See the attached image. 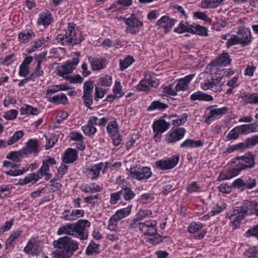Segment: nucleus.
I'll return each mask as SVG.
<instances>
[{
  "label": "nucleus",
  "mask_w": 258,
  "mask_h": 258,
  "mask_svg": "<svg viewBox=\"0 0 258 258\" xmlns=\"http://www.w3.org/2000/svg\"><path fill=\"white\" fill-rule=\"evenodd\" d=\"M48 101L55 104H65L68 101V98L66 94L62 93L58 94L52 97H49Z\"/></svg>",
  "instance_id": "32"
},
{
  "label": "nucleus",
  "mask_w": 258,
  "mask_h": 258,
  "mask_svg": "<svg viewBox=\"0 0 258 258\" xmlns=\"http://www.w3.org/2000/svg\"><path fill=\"white\" fill-rule=\"evenodd\" d=\"M140 221L137 217L133 219L130 224V228L134 229L139 228L142 231V226H144V223L140 222Z\"/></svg>",
  "instance_id": "59"
},
{
  "label": "nucleus",
  "mask_w": 258,
  "mask_h": 258,
  "mask_svg": "<svg viewBox=\"0 0 258 258\" xmlns=\"http://www.w3.org/2000/svg\"><path fill=\"white\" fill-rule=\"evenodd\" d=\"M74 69L73 66L71 64L70 60H69L61 67V70H58L56 74L58 76L62 77L66 79L67 75H69V74L71 73Z\"/></svg>",
  "instance_id": "24"
},
{
  "label": "nucleus",
  "mask_w": 258,
  "mask_h": 258,
  "mask_svg": "<svg viewBox=\"0 0 258 258\" xmlns=\"http://www.w3.org/2000/svg\"><path fill=\"white\" fill-rule=\"evenodd\" d=\"M78 157L76 151L71 148H69L66 151L64 155L62 158V161L64 163L69 164L75 162Z\"/></svg>",
  "instance_id": "19"
},
{
  "label": "nucleus",
  "mask_w": 258,
  "mask_h": 258,
  "mask_svg": "<svg viewBox=\"0 0 258 258\" xmlns=\"http://www.w3.org/2000/svg\"><path fill=\"white\" fill-rule=\"evenodd\" d=\"M239 41L238 40V38L237 36V35H231L230 39L228 40V41L226 42V46L228 48H229L232 45L239 44Z\"/></svg>",
  "instance_id": "60"
},
{
  "label": "nucleus",
  "mask_w": 258,
  "mask_h": 258,
  "mask_svg": "<svg viewBox=\"0 0 258 258\" xmlns=\"http://www.w3.org/2000/svg\"><path fill=\"white\" fill-rule=\"evenodd\" d=\"M244 218V215L240 213L234 215L233 211V214L229 217L230 220H231L233 229H235L238 227Z\"/></svg>",
  "instance_id": "29"
},
{
  "label": "nucleus",
  "mask_w": 258,
  "mask_h": 258,
  "mask_svg": "<svg viewBox=\"0 0 258 258\" xmlns=\"http://www.w3.org/2000/svg\"><path fill=\"white\" fill-rule=\"evenodd\" d=\"M23 136V133L22 131H19L14 133L13 136L8 141V145H11L17 142Z\"/></svg>",
  "instance_id": "51"
},
{
  "label": "nucleus",
  "mask_w": 258,
  "mask_h": 258,
  "mask_svg": "<svg viewBox=\"0 0 258 258\" xmlns=\"http://www.w3.org/2000/svg\"><path fill=\"white\" fill-rule=\"evenodd\" d=\"M231 59L227 52L222 53L213 62L215 66H227L231 63Z\"/></svg>",
  "instance_id": "23"
},
{
  "label": "nucleus",
  "mask_w": 258,
  "mask_h": 258,
  "mask_svg": "<svg viewBox=\"0 0 258 258\" xmlns=\"http://www.w3.org/2000/svg\"><path fill=\"white\" fill-rule=\"evenodd\" d=\"M228 110V108L226 107L212 109L210 112L211 114L210 116L216 117L218 115H224L227 112Z\"/></svg>",
  "instance_id": "49"
},
{
  "label": "nucleus",
  "mask_w": 258,
  "mask_h": 258,
  "mask_svg": "<svg viewBox=\"0 0 258 258\" xmlns=\"http://www.w3.org/2000/svg\"><path fill=\"white\" fill-rule=\"evenodd\" d=\"M66 80L71 83H81L83 82V79L79 75L75 76L74 77L67 75Z\"/></svg>",
  "instance_id": "61"
},
{
  "label": "nucleus",
  "mask_w": 258,
  "mask_h": 258,
  "mask_svg": "<svg viewBox=\"0 0 258 258\" xmlns=\"http://www.w3.org/2000/svg\"><path fill=\"white\" fill-rule=\"evenodd\" d=\"M20 110L21 114L27 115H37L39 112V110L37 108H34L28 105H24V106L21 108Z\"/></svg>",
  "instance_id": "38"
},
{
  "label": "nucleus",
  "mask_w": 258,
  "mask_h": 258,
  "mask_svg": "<svg viewBox=\"0 0 258 258\" xmlns=\"http://www.w3.org/2000/svg\"><path fill=\"white\" fill-rule=\"evenodd\" d=\"M256 202L249 201L245 200L244 201L243 205L241 207H237V209L234 210V215L236 214L241 213L243 215L247 214L248 213H253L255 207Z\"/></svg>",
  "instance_id": "11"
},
{
  "label": "nucleus",
  "mask_w": 258,
  "mask_h": 258,
  "mask_svg": "<svg viewBox=\"0 0 258 258\" xmlns=\"http://www.w3.org/2000/svg\"><path fill=\"white\" fill-rule=\"evenodd\" d=\"M204 225L200 222H192L188 228V231L190 233H196L202 229Z\"/></svg>",
  "instance_id": "50"
},
{
  "label": "nucleus",
  "mask_w": 258,
  "mask_h": 258,
  "mask_svg": "<svg viewBox=\"0 0 258 258\" xmlns=\"http://www.w3.org/2000/svg\"><path fill=\"white\" fill-rule=\"evenodd\" d=\"M152 82V81L150 80H143L138 85V89L141 91L146 90L150 86Z\"/></svg>",
  "instance_id": "58"
},
{
  "label": "nucleus",
  "mask_w": 258,
  "mask_h": 258,
  "mask_svg": "<svg viewBox=\"0 0 258 258\" xmlns=\"http://www.w3.org/2000/svg\"><path fill=\"white\" fill-rule=\"evenodd\" d=\"M41 243L40 241L33 238L30 239L24 248V251L27 253L37 254L42 250Z\"/></svg>",
  "instance_id": "10"
},
{
  "label": "nucleus",
  "mask_w": 258,
  "mask_h": 258,
  "mask_svg": "<svg viewBox=\"0 0 258 258\" xmlns=\"http://www.w3.org/2000/svg\"><path fill=\"white\" fill-rule=\"evenodd\" d=\"M132 207L128 206L126 208L117 210L111 218L113 220L118 221L126 216H128L131 211Z\"/></svg>",
  "instance_id": "22"
},
{
  "label": "nucleus",
  "mask_w": 258,
  "mask_h": 258,
  "mask_svg": "<svg viewBox=\"0 0 258 258\" xmlns=\"http://www.w3.org/2000/svg\"><path fill=\"white\" fill-rule=\"evenodd\" d=\"M99 244H97L92 241L86 249V253L87 255L90 256L98 254L99 253Z\"/></svg>",
  "instance_id": "36"
},
{
  "label": "nucleus",
  "mask_w": 258,
  "mask_h": 258,
  "mask_svg": "<svg viewBox=\"0 0 258 258\" xmlns=\"http://www.w3.org/2000/svg\"><path fill=\"white\" fill-rule=\"evenodd\" d=\"M113 92L116 97L118 98L121 97L124 95V93L122 91L121 86L119 82H115L113 88Z\"/></svg>",
  "instance_id": "54"
},
{
  "label": "nucleus",
  "mask_w": 258,
  "mask_h": 258,
  "mask_svg": "<svg viewBox=\"0 0 258 258\" xmlns=\"http://www.w3.org/2000/svg\"><path fill=\"white\" fill-rule=\"evenodd\" d=\"M244 254L245 256L249 258L256 257L258 256V251L255 247H253L247 249L245 251Z\"/></svg>",
  "instance_id": "57"
},
{
  "label": "nucleus",
  "mask_w": 258,
  "mask_h": 258,
  "mask_svg": "<svg viewBox=\"0 0 258 258\" xmlns=\"http://www.w3.org/2000/svg\"><path fill=\"white\" fill-rule=\"evenodd\" d=\"M39 179V175L38 173H30L26 176L24 178L20 179L19 181V183L20 185H25L29 182H32L35 183Z\"/></svg>",
  "instance_id": "30"
},
{
  "label": "nucleus",
  "mask_w": 258,
  "mask_h": 258,
  "mask_svg": "<svg viewBox=\"0 0 258 258\" xmlns=\"http://www.w3.org/2000/svg\"><path fill=\"white\" fill-rule=\"evenodd\" d=\"M190 27L191 25H188L186 22L184 23L181 22L174 31L179 33H182L185 31L190 32Z\"/></svg>",
  "instance_id": "48"
},
{
  "label": "nucleus",
  "mask_w": 258,
  "mask_h": 258,
  "mask_svg": "<svg viewBox=\"0 0 258 258\" xmlns=\"http://www.w3.org/2000/svg\"><path fill=\"white\" fill-rule=\"evenodd\" d=\"M195 77V74H190L184 78L179 79L175 87L176 91H185L188 89V84Z\"/></svg>",
  "instance_id": "16"
},
{
  "label": "nucleus",
  "mask_w": 258,
  "mask_h": 258,
  "mask_svg": "<svg viewBox=\"0 0 258 258\" xmlns=\"http://www.w3.org/2000/svg\"><path fill=\"white\" fill-rule=\"evenodd\" d=\"M186 131L183 127L172 129L166 135V141L167 143L174 144L182 139Z\"/></svg>",
  "instance_id": "7"
},
{
  "label": "nucleus",
  "mask_w": 258,
  "mask_h": 258,
  "mask_svg": "<svg viewBox=\"0 0 258 258\" xmlns=\"http://www.w3.org/2000/svg\"><path fill=\"white\" fill-rule=\"evenodd\" d=\"M204 142L201 140L187 139L180 144V148H198L203 146Z\"/></svg>",
  "instance_id": "28"
},
{
  "label": "nucleus",
  "mask_w": 258,
  "mask_h": 258,
  "mask_svg": "<svg viewBox=\"0 0 258 258\" xmlns=\"http://www.w3.org/2000/svg\"><path fill=\"white\" fill-rule=\"evenodd\" d=\"M35 37V33L31 30L21 32L19 34L18 38L21 43H26Z\"/></svg>",
  "instance_id": "26"
},
{
  "label": "nucleus",
  "mask_w": 258,
  "mask_h": 258,
  "mask_svg": "<svg viewBox=\"0 0 258 258\" xmlns=\"http://www.w3.org/2000/svg\"><path fill=\"white\" fill-rule=\"evenodd\" d=\"M112 84V77L110 76L105 75L99 79V82L97 86L101 87H109Z\"/></svg>",
  "instance_id": "46"
},
{
  "label": "nucleus",
  "mask_w": 258,
  "mask_h": 258,
  "mask_svg": "<svg viewBox=\"0 0 258 258\" xmlns=\"http://www.w3.org/2000/svg\"><path fill=\"white\" fill-rule=\"evenodd\" d=\"M240 133L238 126H236L230 131L226 137V139L227 140L237 139L239 137Z\"/></svg>",
  "instance_id": "53"
},
{
  "label": "nucleus",
  "mask_w": 258,
  "mask_h": 258,
  "mask_svg": "<svg viewBox=\"0 0 258 258\" xmlns=\"http://www.w3.org/2000/svg\"><path fill=\"white\" fill-rule=\"evenodd\" d=\"M142 232L149 236H153L157 232L156 222L154 220H149L144 222V226H142Z\"/></svg>",
  "instance_id": "12"
},
{
  "label": "nucleus",
  "mask_w": 258,
  "mask_h": 258,
  "mask_svg": "<svg viewBox=\"0 0 258 258\" xmlns=\"http://www.w3.org/2000/svg\"><path fill=\"white\" fill-rule=\"evenodd\" d=\"M90 222L87 220H79L76 223H70L60 227L57 230V234L73 236L81 240L87 239L88 237L89 228Z\"/></svg>",
  "instance_id": "1"
},
{
  "label": "nucleus",
  "mask_w": 258,
  "mask_h": 258,
  "mask_svg": "<svg viewBox=\"0 0 258 258\" xmlns=\"http://www.w3.org/2000/svg\"><path fill=\"white\" fill-rule=\"evenodd\" d=\"M18 114V111L16 110L12 109L7 112L4 117L8 120L14 119L16 118Z\"/></svg>",
  "instance_id": "63"
},
{
  "label": "nucleus",
  "mask_w": 258,
  "mask_h": 258,
  "mask_svg": "<svg viewBox=\"0 0 258 258\" xmlns=\"http://www.w3.org/2000/svg\"><path fill=\"white\" fill-rule=\"evenodd\" d=\"M56 161L54 158H51L50 156L47 157V159L43 160L42 165L40 168V171H49V165H52L56 164Z\"/></svg>",
  "instance_id": "40"
},
{
  "label": "nucleus",
  "mask_w": 258,
  "mask_h": 258,
  "mask_svg": "<svg viewBox=\"0 0 258 258\" xmlns=\"http://www.w3.org/2000/svg\"><path fill=\"white\" fill-rule=\"evenodd\" d=\"M82 130L84 134L87 136L91 137L93 136L96 132V128L94 126L90 125L87 122V124L82 127Z\"/></svg>",
  "instance_id": "45"
},
{
  "label": "nucleus",
  "mask_w": 258,
  "mask_h": 258,
  "mask_svg": "<svg viewBox=\"0 0 258 258\" xmlns=\"http://www.w3.org/2000/svg\"><path fill=\"white\" fill-rule=\"evenodd\" d=\"M241 144H243V146H242L243 149L255 146L258 144V135L247 138L245 142L241 143Z\"/></svg>",
  "instance_id": "42"
},
{
  "label": "nucleus",
  "mask_w": 258,
  "mask_h": 258,
  "mask_svg": "<svg viewBox=\"0 0 258 258\" xmlns=\"http://www.w3.org/2000/svg\"><path fill=\"white\" fill-rule=\"evenodd\" d=\"M190 99L191 101H211L213 100V97L207 93H203L201 91H198L190 95Z\"/></svg>",
  "instance_id": "21"
},
{
  "label": "nucleus",
  "mask_w": 258,
  "mask_h": 258,
  "mask_svg": "<svg viewBox=\"0 0 258 258\" xmlns=\"http://www.w3.org/2000/svg\"><path fill=\"white\" fill-rule=\"evenodd\" d=\"M93 89V82L91 81L85 82L83 85V95H92Z\"/></svg>",
  "instance_id": "47"
},
{
  "label": "nucleus",
  "mask_w": 258,
  "mask_h": 258,
  "mask_svg": "<svg viewBox=\"0 0 258 258\" xmlns=\"http://www.w3.org/2000/svg\"><path fill=\"white\" fill-rule=\"evenodd\" d=\"M69 88L66 87V85H54L49 88L46 91V97L49 98L50 95L52 94L55 93L59 90H68Z\"/></svg>",
  "instance_id": "41"
},
{
  "label": "nucleus",
  "mask_w": 258,
  "mask_h": 258,
  "mask_svg": "<svg viewBox=\"0 0 258 258\" xmlns=\"http://www.w3.org/2000/svg\"><path fill=\"white\" fill-rule=\"evenodd\" d=\"M22 150L25 156L32 153L37 154L39 152L37 141L32 139L29 140L26 146L23 147Z\"/></svg>",
  "instance_id": "13"
},
{
  "label": "nucleus",
  "mask_w": 258,
  "mask_h": 258,
  "mask_svg": "<svg viewBox=\"0 0 258 258\" xmlns=\"http://www.w3.org/2000/svg\"><path fill=\"white\" fill-rule=\"evenodd\" d=\"M176 89H173V85L170 84L169 85L163 88V92L171 96H175L177 95Z\"/></svg>",
  "instance_id": "62"
},
{
  "label": "nucleus",
  "mask_w": 258,
  "mask_h": 258,
  "mask_svg": "<svg viewBox=\"0 0 258 258\" xmlns=\"http://www.w3.org/2000/svg\"><path fill=\"white\" fill-rule=\"evenodd\" d=\"M165 115L161 118L158 120H156L153 124V132H158V133H164L167 131L170 127V123L165 121L162 118L166 117Z\"/></svg>",
  "instance_id": "14"
},
{
  "label": "nucleus",
  "mask_w": 258,
  "mask_h": 258,
  "mask_svg": "<svg viewBox=\"0 0 258 258\" xmlns=\"http://www.w3.org/2000/svg\"><path fill=\"white\" fill-rule=\"evenodd\" d=\"M178 156H173L166 160H161L156 162V167L161 170H168L174 168L178 163Z\"/></svg>",
  "instance_id": "9"
},
{
  "label": "nucleus",
  "mask_w": 258,
  "mask_h": 258,
  "mask_svg": "<svg viewBox=\"0 0 258 258\" xmlns=\"http://www.w3.org/2000/svg\"><path fill=\"white\" fill-rule=\"evenodd\" d=\"M101 86H96L95 88V100L97 98H102L106 91L100 88Z\"/></svg>",
  "instance_id": "56"
},
{
  "label": "nucleus",
  "mask_w": 258,
  "mask_h": 258,
  "mask_svg": "<svg viewBox=\"0 0 258 258\" xmlns=\"http://www.w3.org/2000/svg\"><path fill=\"white\" fill-rule=\"evenodd\" d=\"M19 167H15L12 168L6 172L7 175L16 176L22 175L23 173L26 172L29 170V167H22V169H19Z\"/></svg>",
  "instance_id": "39"
},
{
  "label": "nucleus",
  "mask_w": 258,
  "mask_h": 258,
  "mask_svg": "<svg viewBox=\"0 0 258 258\" xmlns=\"http://www.w3.org/2000/svg\"><path fill=\"white\" fill-rule=\"evenodd\" d=\"M241 171V170L238 167V166L234 164V167L229 169L227 171L226 174H220V177L222 180L229 179L237 175Z\"/></svg>",
  "instance_id": "27"
},
{
  "label": "nucleus",
  "mask_w": 258,
  "mask_h": 258,
  "mask_svg": "<svg viewBox=\"0 0 258 258\" xmlns=\"http://www.w3.org/2000/svg\"><path fill=\"white\" fill-rule=\"evenodd\" d=\"M233 163L238 166L241 170L252 168L255 164L253 155L250 153L243 156L236 157L233 159Z\"/></svg>",
  "instance_id": "5"
},
{
  "label": "nucleus",
  "mask_w": 258,
  "mask_h": 258,
  "mask_svg": "<svg viewBox=\"0 0 258 258\" xmlns=\"http://www.w3.org/2000/svg\"><path fill=\"white\" fill-rule=\"evenodd\" d=\"M131 176L139 180L147 179L151 177L152 172L148 167H131L129 170Z\"/></svg>",
  "instance_id": "6"
},
{
  "label": "nucleus",
  "mask_w": 258,
  "mask_h": 258,
  "mask_svg": "<svg viewBox=\"0 0 258 258\" xmlns=\"http://www.w3.org/2000/svg\"><path fill=\"white\" fill-rule=\"evenodd\" d=\"M25 156L22 150L18 151H11L7 155V158L16 162H21L22 159Z\"/></svg>",
  "instance_id": "31"
},
{
  "label": "nucleus",
  "mask_w": 258,
  "mask_h": 258,
  "mask_svg": "<svg viewBox=\"0 0 258 258\" xmlns=\"http://www.w3.org/2000/svg\"><path fill=\"white\" fill-rule=\"evenodd\" d=\"M239 44L242 46L248 45L251 42V34L249 29L245 27H239L237 32Z\"/></svg>",
  "instance_id": "8"
},
{
  "label": "nucleus",
  "mask_w": 258,
  "mask_h": 258,
  "mask_svg": "<svg viewBox=\"0 0 258 258\" xmlns=\"http://www.w3.org/2000/svg\"><path fill=\"white\" fill-rule=\"evenodd\" d=\"M41 60H39L38 63H37L36 68H35L33 72L30 74V79L33 80L34 79L41 76L43 74V71L41 69Z\"/></svg>",
  "instance_id": "44"
},
{
  "label": "nucleus",
  "mask_w": 258,
  "mask_h": 258,
  "mask_svg": "<svg viewBox=\"0 0 258 258\" xmlns=\"http://www.w3.org/2000/svg\"><path fill=\"white\" fill-rule=\"evenodd\" d=\"M239 99H241V102L242 104H256L258 103V93H242L239 96Z\"/></svg>",
  "instance_id": "17"
},
{
  "label": "nucleus",
  "mask_w": 258,
  "mask_h": 258,
  "mask_svg": "<svg viewBox=\"0 0 258 258\" xmlns=\"http://www.w3.org/2000/svg\"><path fill=\"white\" fill-rule=\"evenodd\" d=\"M120 192H121V196H123L125 201L131 200L135 196V194L132 189L130 187H127L126 186L122 187V189L120 190Z\"/></svg>",
  "instance_id": "35"
},
{
  "label": "nucleus",
  "mask_w": 258,
  "mask_h": 258,
  "mask_svg": "<svg viewBox=\"0 0 258 258\" xmlns=\"http://www.w3.org/2000/svg\"><path fill=\"white\" fill-rule=\"evenodd\" d=\"M190 30V33L193 34L202 36H207L208 35L207 29L206 27L198 25H191Z\"/></svg>",
  "instance_id": "33"
},
{
  "label": "nucleus",
  "mask_w": 258,
  "mask_h": 258,
  "mask_svg": "<svg viewBox=\"0 0 258 258\" xmlns=\"http://www.w3.org/2000/svg\"><path fill=\"white\" fill-rule=\"evenodd\" d=\"M88 59L90 62L92 69L94 71H98L103 69L105 66V59L98 57H89Z\"/></svg>",
  "instance_id": "20"
},
{
  "label": "nucleus",
  "mask_w": 258,
  "mask_h": 258,
  "mask_svg": "<svg viewBox=\"0 0 258 258\" xmlns=\"http://www.w3.org/2000/svg\"><path fill=\"white\" fill-rule=\"evenodd\" d=\"M75 27V24L74 23H69L65 34L64 35H58L56 39L60 41L65 40L66 42L71 43L73 45L81 44L84 37L81 33L78 31L76 32Z\"/></svg>",
  "instance_id": "3"
},
{
  "label": "nucleus",
  "mask_w": 258,
  "mask_h": 258,
  "mask_svg": "<svg viewBox=\"0 0 258 258\" xmlns=\"http://www.w3.org/2000/svg\"><path fill=\"white\" fill-rule=\"evenodd\" d=\"M247 237L250 236H254L258 239V225L254 226L253 228L249 229L245 233Z\"/></svg>",
  "instance_id": "64"
},
{
  "label": "nucleus",
  "mask_w": 258,
  "mask_h": 258,
  "mask_svg": "<svg viewBox=\"0 0 258 258\" xmlns=\"http://www.w3.org/2000/svg\"><path fill=\"white\" fill-rule=\"evenodd\" d=\"M108 166V163L107 162L105 163H99L97 164H95L92 166L90 168H88V170L91 172L93 176L91 177L92 180L95 179L100 174V171L103 169V172H105V168H107Z\"/></svg>",
  "instance_id": "18"
},
{
  "label": "nucleus",
  "mask_w": 258,
  "mask_h": 258,
  "mask_svg": "<svg viewBox=\"0 0 258 258\" xmlns=\"http://www.w3.org/2000/svg\"><path fill=\"white\" fill-rule=\"evenodd\" d=\"M175 22H176V20L170 19L168 17L164 16L157 22L156 25L164 28L165 32L167 33L170 31Z\"/></svg>",
  "instance_id": "15"
},
{
  "label": "nucleus",
  "mask_w": 258,
  "mask_h": 258,
  "mask_svg": "<svg viewBox=\"0 0 258 258\" xmlns=\"http://www.w3.org/2000/svg\"><path fill=\"white\" fill-rule=\"evenodd\" d=\"M152 212L151 210H140L137 213L136 217L138 220H142L149 215H152Z\"/></svg>",
  "instance_id": "55"
},
{
  "label": "nucleus",
  "mask_w": 258,
  "mask_h": 258,
  "mask_svg": "<svg viewBox=\"0 0 258 258\" xmlns=\"http://www.w3.org/2000/svg\"><path fill=\"white\" fill-rule=\"evenodd\" d=\"M12 188L11 185H5L0 186V198L4 199L10 194V190Z\"/></svg>",
  "instance_id": "52"
},
{
  "label": "nucleus",
  "mask_w": 258,
  "mask_h": 258,
  "mask_svg": "<svg viewBox=\"0 0 258 258\" xmlns=\"http://www.w3.org/2000/svg\"><path fill=\"white\" fill-rule=\"evenodd\" d=\"M168 107L166 104L163 103L159 100L153 101L151 105L148 107V110H164Z\"/></svg>",
  "instance_id": "34"
},
{
  "label": "nucleus",
  "mask_w": 258,
  "mask_h": 258,
  "mask_svg": "<svg viewBox=\"0 0 258 258\" xmlns=\"http://www.w3.org/2000/svg\"><path fill=\"white\" fill-rule=\"evenodd\" d=\"M119 19L124 21L127 25L126 31L132 34H136L143 26V23L138 20L134 14H132L128 18L120 17Z\"/></svg>",
  "instance_id": "4"
},
{
  "label": "nucleus",
  "mask_w": 258,
  "mask_h": 258,
  "mask_svg": "<svg viewBox=\"0 0 258 258\" xmlns=\"http://www.w3.org/2000/svg\"><path fill=\"white\" fill-rule=\"evenodd\" d=\"M106 129L107 133L111 137H114L118 133V127L115 121L109 122L106 127Z\"/></svg>",
  "instance_id": "37"
},
{
  "label": "nucleus",
  "mask_w": 258,
  "mask_h": 258,
  "mask_svg": "<svg viewBox=\"0 0 258 258\" xmlns=\"http://www.w3.org/2000/svg\"><path fill=\"white\" fill-rule=\"evenodd\" d=\"M134 61V59L132 56H127L124 59L120 60L119 64L121 71H123L131 66Z\"/></svg>",
  "instance_id": "43"
},
{
  "label": "nucleus",
  "mask_w": 258,
  "mask_h": 258,
  "mask_svg": "<svg viewBox=\"0 0 258 258\" xmlns=\"http://www.w3.org/2000/svg\"><path fill=\"white\" fill-rule=\"evenodd\" d=\"M56 248L53 251L54 258H70L78 248L79 243L71 237L64 236L53 242Z\"/></svg>",
  "instance_id": "2"
},
{
  "label": "nucleus",
  "mask_w": 258,
  "mask_h": 258,
  "mask_svg": "<svg viewBox=\"0 0 258 258\" xmlns=\"http://www.w3.org/2000/svg\"><path fill=\"white\" fill-rule=\"evenodd\" d=\"M52 15L50 13H42L39 14V18L37 20L38 25H42L46 27L48 26L51 20Z\"/></svg>",
  "instance_id": "25"
}]
</instances>
